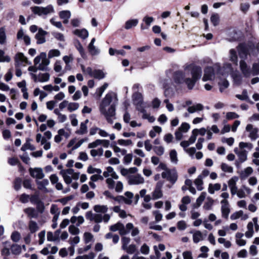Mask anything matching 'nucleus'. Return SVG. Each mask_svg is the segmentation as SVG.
Wrapping results in <instances>:
<instances>
[{
    "label": "nucleus",
    "mask_w": 259,
    "mask_h": 259,
    "mask_svg": "<svg viewBox=\"0 0 259 259\" xmlns=\"http://www.w3.org/2000/svg\"><path fill=\"white\" fill-rule=\"evenodd\" d=\"M184 70L174 73V80L177 84L185 83L189 90H192L201 77L202 69L194 64H187L184 66Z\"/></svg>",
    "instance_id": "obj_1"
},
{
    "label": "nucleus",
    "mask_w": 259,
    "mask_h": 259,
    "mask_svg": "<svg viewBox=\"0 0 259 259\" xmlns=\"http://www.w3.org/2000/svg\"><path fill=\"white\" fill-rule=\"evenodd\" d=\"M118 99L116 93L109 92L103 99L99 110L109 123H112L115 119L116 107L118 104Z\"/></svg>",
    "instance_id": "obj_2"
},
{
    "label": "nucleus",
    "mask_w": 259,
    "mask_h": 259,
    "mask_svg": "<svg viewBox=\"0 0 259 259\" xmlns=\"http://www.w3.org/2000/svg\"><path fill=\"white\" fill-rule=\"evenodd\" d=\"M93 208L96 213H94L92 211L86 212L85 216L87 220L95 223H100L102 221L107 223L109 222L110 215L106 213L108 210L107 205L97 204L95 205Z\"/></svg>",
    "instance_id": "obj_3"
},
{
    "label": "nucleus",
    "mask_w": 259,
    "mask_h": 259,
    "mask_svg": "<svg viewBox=\"0 0 259 259\" xmlns=\"http://www.w3.org/2000/svg\"><path fill=\"white\" fill-rule=\"evenodd\" d=\"M245 148L248 150H251L252 148L251 144L242 142L239 143L238 148L234 149V152L238 157V160L235 162V164L237 167L239 166L240 163L244 162L247 159L248 151Z\"/></svg>",
    "instance_id": "obj_4"
},
{
    "label": "nucleus",
    "mask_w": 259,
    "mask_h": 259,
    "mask_svg": "<svg viewBox=\"0 0 259 259\" xmlns=\"http://www.w3.org/2000/svg\"><path fill=\"white\" fill-rule=\"evenodd\" d=\"M222 76L224 78L227 77L229 74L231 75L233 79L234 83L238 85L242 82V76L237 71H234L232 65L230 63H226L224 66L220 70Z\"/></svg>",
    "instance_id": "obj_5"
},
{
    "label": "nucleus",
    "mask_w": 259,
    "mask_h": 259,
    "mask_svg": "<svg viewBox=\"0 0 259 259\" xmlns=\"http://www.w3.org/2000/svg\"><path fill=\"white\" fill-rule=\"evenodd\" d=\"M49 59V58H47L46 53L41 52L34 58V64L35 66L38 65L39 70L47 71L48 70V66L50 63Z\"/></svg>",
    "instance_id": "obj_6"
},
{
    "label": "nucleus",
    "mask_w": 259,
    "mask_h": 259,
    "mask_svg": "<svg viewBox=\"0 0 259 259\" xmlns=\"http://www.w3.org/2000/svg\"><path fill=\"white\" fill-rule=\"evenodd\" d=\"M32 12L39 16L54 13L55 11L52 5H49L46 7L34 6L31 8Z\"/></svg>",
    "instance_id": "obj_7"
},
{
    "label": "nucleus",
    "mask_w": 259,
    "mask_h": 259,
    "mask_svg": "<svg viewBox=\"0 0 259 259\" xmlns=\"http://www.w3.org/2000/svg\"><path fill=\"white\" fill-rule=\"evenodd\" d=\"M106 182L109 189H114L117 193H120L122 191L123 185L121 181L115 182L112 178H108L106 179Z\"/></svg>",
    "instance_id": "obj_8"
},
{
    "label": "nucleus",
    "mask_w": 259,
    "mask_h": 259,
    "mask_svg": "<svg viewBox=\"0 0 259 259\" xmlns=\"http://www.w3.org/2000/svg\"><path fill=\"white\" fill-rule=\"evenodd\" d=\"M214 69L219 70V74H221L220 70L222 68H220L219 66H215L214 68L211 67H207L204 70V75L202 78L203 81H206L208 80H211L214 77Z\"/></svg>",
    "instance_id": "obj_9"
},
{
    "label": "nucleus",
    "mask_w": 259,
    "mask_h": 259,
    "mask_svg": "<svg viewBox=\"0 0 259 259\" xmlns=\"http://www.w3.org/2000/svg\"><path fill=\"white\" fill-rule=\"evenodd\" d=\"M190 128V125L187 122H183L178 129L175 132V135L177 140L180 141L182 139L183 134H185Z\"/></svg>",
    "instance_id": "obj_10"
},
{
    "label": "nucleus",
    "mask_w": 259,
    "mask_h": 259,
    "mask_svg": "<svg viewBox=\"0 0 259 259\" xmlns=\"http://www.w3.org/2000/svg\"><path fill=\"white\" fill-rule=\"evenodd\" d=\"M161 177L162 178L166 179L172 184L175 183L178 179L177 172L175 169H168L162 172Z\"/></svg>",
    "instance_id": "obj_11"
},
{
    "label": "nucleus",
    "mask_w": 259,
    "mask_h": 259,
    "mask_svg": "<svg viewBox=\"0 0 259 259\" xmlns=\"http://www.w3.org/2000/svg\"><path fill=\"white\" fill-rule=\"evenodd\" d=\"M15 62L16 67L25 66L27 64H30V63H28L27 58L22 53H18L16 54Z\"/></svg>",
    "instance_id": "obj_12"
},
{
    "label": "nucleus",
    "mask_w": 259,
    "mask_h": 259,
    "mask_svg": "<svg viewBox=\"0 0 259 259\" xmlns=\"http://www.w3.org/2000/svg\"><path fill=\"white\" fill-rule=\"evenodd\" d=\"M145 182L144 178L140 174L130 175L128 177V183L130 185H139Z\"/></svg>",
    "instance_id": "obj_13"
},
{
    "label": "nucleus",
    "mask_w": 259,
    "mask_h": 259,
    "mask_svg": "<svg viewBox=\"0 0 259 259\" xmlns=\"http://www.w3.org/2000/svg\"><path fill=\"white\" fill-rule=\"evenodd\" d=\"M31 75L34 82H47L50 78L49 73H40L38 75L31 73Z\"/></svg>",
    "instance_id": "obj_14"
},
{
    "label": "nucleus",
    "mask_w": 259,
    "mask_h": 259,
    "mask_svg": "<svg viewBox=\"0 0 259 259\" xmlns=\"http://www.w3.org/2000/svg\"><path fill=\"white\" fill-rule=\"evenodd\" d=\"M240 69L245 77H249L252 75V71L244 60H241L239 63Z\"/></svg>",
    "instance_id": "obj_15"
},
{
    "label": "nucleus",
    "mask_w": 259,
    "mask_h": 259,
    "mask_svg": "<svg viewBox=\"0 0 259 259\" xmlns=\"http://www.w3.org/2000/svg\"><path fill=\"white\" fill-rule=\"evenodd\" d=\"M163 183L160 181L157 183L155 189L152 193V198L153 200L158 199L161 198L162 196V192L161 188L162 187Z\"/></svg>",
    "instance_id": "obj_16"
},
{
    "label": "nucleus",
    "mask_w": 259,
    "mask_h": 259,
    "mask_svg": "<svg viewBox=\"0 0 259 259\" xmlns=\"http://www.w3.org/2000/svg\"><path fill=\"white\" fill-rule=\"evenodd\" d=\"M29 171L30 176L36 179H42L45 177V175L41 168H30Z\"/></svg>",
    "instance_id": "obj_17"
},
{
    "label": "nucleus",
    "mask_w": 259,
    "mask_h": 259,
    "mask_svg": "<svg viewBox=\"0 0 259 259\" xmlns=\"http://www.w3.org/2000/svg\"><path fill=\"white\" fill-rule=\"evenodd\" d=\"M221 204L222 217L227 219L230 212L229 202L227 200L223 199L221 201Z\"/></svg>",
    "instance_id": "obj_18"
},
{
    "label": "nucleus",
    "mask_w": 259,
    "mask_h": 259,
    "mask_svg": "<svg viewBox=\"0 0 259 259\" xmlns=\"http://www.w3.org/2000/svg\"><path fill=\"white\" fill-rule=\"evenodd\" d=\"M237 49L239 56L242 59L241 60L245 61L248 55V51L246 45L241 44L238 46Z\"/></svg>",
    "instance_id": "obj_19"
},
{
    "label": "nucleus",
    "mask_w": 259,
    "mask_h": 259,
    "mask_svg": "<svg viewBox=\"0 0 259 259\" xmlns=\"http://www.w3.org/2000/svg\"><path fill=\"white\" fill-rule=\"evenodd\" d=\"M60 173L63 177L64 182L67 184H70L71 183V175L72 174V169L69 168L66 170H62Z\"/></svg>",
    "instance_id": "obj_20"
},
{
    "label": "nucleus",
    "mask_w": 259,
    "mask_h": 259,
    "mask_svg": "<svg viewBox=\"0 0 259 259\" xmlns=\"http://www.w3.org/2000/svg\"><path fill=\"white\" fill-rule=\"evenodd\" d=\"M246 131L249 133V137L252 140H255L258 138L257 133L258 130L256 127H254L252 124H247L246 127Z\"/></svg>",
    "instance_id": "obj_21"
},
{
    "label": "nucleus",
    "mask_w": 259,
    "mask_h": 259,
    "mask_svg": "<svg viewBox=\"0 0 259 259\" xmlns=\"http://www.w3.org/2000/svg\"><path fill=\"white\" fill-rule=\"evenodd\" d=\"M103 176L107 179L112 178L113 180H117L119 178L114 169L111 166L107 167L106 170L103 172Z\"/></svg>",
    "instance_id": "obj_22"
},
{
    "label": "nucleus",
    "mask_w": 259,
    "mask_h": 259,
    "mask_svg": "<svg viewBox=\"0 0 259 259\" xmlns=\"http://www.w3.org/2000/svg\"><path fill=\"white\" fill-rule=\"evenodd\" d=\"M47 33L48 32L44 30L42 28L38 29V32L35 35L37 44H42L46 42L45 36Z\"/></svg>",
    "instance_id": "obj_23"
},
{
    "label": "nucleus",
    "mask_w": 259,
    "mask_h": 259,
    "mask_svg": "<svg viewBox=\"0 0 259 259\" xmlns=\"http://www.w3.org/2000/svg\"><path fill=\"white\" fill-rule=\"evenodd\" d=\"M60 18L63 20V22L64 24L68 23L69 19L71 17V12L69 10H64L60 11L59 13Z\"/></svg>",
    "instance_id": "obj_24"
},
{
    "label": "nucleus",
    "mask_w": 259,
    "mask_h": 259,
    "mask_svg": "<svg viewBox=\"0 0 259 259\" xmlns=\"http://www.w3.org/2000/svg\"><path fill=\"white\" fill-rule=\"evenodd\" d=\"M73 33L83 39H85L89 36V32L85 28H82L81 29H75L73 31Z\"/></svg>",
    "instance_id": "obj_25"
},
{
    "label": "nucleus",
    "mask_w": 259,
    "mask_h": 259,
    "mask_svg": "<svg viewBox=\"0 0 259 259\" xmlns=\"http://www.w3.org/2000/svg\"><path fill=\"white\" fill-rule=\"evenodd\" d=\"M89 122V120L86 119L84 122H81L80 128L78 130L76 131V133L78 135H84L87 133V123Z\"/></svg>",
    "instance_id": "obj_26"
},
{
    "label": "nucleus",
    "mask_w": 259,
    "mask_h": 259,
    "mask_svg": "<svg viewBox=\"0 0 259 259\" xmlns=\"http://www.w3.org/2000/svg\"><path fill=\"white\" fill-rule=\"evenodd\" d=\"M36 183L39 190L47 191L46 186L49 184V182L48 179H44L40 181L37 180Z\"/></svg>",
    "instance_id": "obj_27"
},
{
    "label": "nucleus",
    "mask_w": 259,
    "mask_h": 259,
    "mask_svg": "<svg viewBox=\"0 0 259 259\" xmlns=\"http://www.w3.org/2000/svg\"><path fill=\"white\" fill-rule=\"evenodd\" d=\"M24 211L30 218H36L38 216L36 211L33 208L28 207L25 208Z\"/></svg>",
    "instance_id": "obj_28"
},
{
    "label": "nucleus",
    "mask_w": 259,
    "mask_h": 259,
    "mask_svg": "<svg viewBox=\"0 0 259 259\" xmlns=\"http://www.w3.org/2000/svg\"><path fill=\"white\" fill-rule=\"evenodd\" d=\"M139 23V20L137 19H130L126 21L125 23V29H130L133 27H135Z\"/></svg>",
    "instance_id": "obj_29"
},
{
    "label": "nucleus",
    "mask_w": 259,
    "mask_h": 259,
    "mask_svg": "<svg viewBox=\"0 0 259 259\" xmlns=\"http://www.w3.org/2000/svg\"><path fill=\"white\" fill-rule=\"evenodd\" d=\"M221 188V185L219 183L210 184L208 186V191L210 194H213L215 191L220 190Z\"/></svg>",
    "instance_id": "obj_30"
},
{
    "label": "nucleus",
    "mask_w": 259,
    "mask_h": 259,
    "mask_svg": "<svg viewBox=\"0 0 259 259\" xmlns=\"http://www.w3.org/2000/svg\"><path fill=\"white\" fill-rule=\"evenodd\" d=\"M31 140L27 139L26 143L22 146L21 150L23 151H25L28 149L33 151L35 149V147L30 143Z\"/></svg>",
    "instance_id": "obj_31"
},
{
    "label": "nucleus",
    "mask_w": 259,
    "mask_h": 259,
    "mask_svg": "<svg viewBox=\"0 0 259 259\" xmlns=\"http://www.w3.org/2000/svg\"><path fill=\"white\" fill-rule=\"evenodd\" d=\"M203 106L201 104H197L195 105H193L190 107H189L187 110L190 113H193L197 111H201L203 109Z\"/></svg>",
    "instance_id": "obj_32"
},
{
    "label": "nucleus",
    "mask_w": 259,
    "mask_h": 259,
    "mask_svg": "<svg viewBox=\"0 0 259 259\" xmlns=\"http://www.w3.org/2000/svg\"><path fill=\"white\" fill-rule=\"evenodd\" d=\"M193 240L194 243H197L199 241L203 240V237L202 233L200 231H196L193 235Z\"/></svg>",
    "instance_id": "obj_33"
},
{
    "label": "nucleus",
    "mask_w": 259,
    "mask_h": 259,
    "mask_svg": "<svg viewBox=\"0 0 259 259\" xmlns=\"http://www.w3.org/2000/svg\"><path fill=\"white\" fill-rule=\"evenodd\" d=\"M247 231L245 235L247 238H250L252 237L253 234V224L252 222H249L247 226Z\"/></svg>",
    "instance_id": "obj_34"
},
{
    "label": "nucleus",
    "mask_w": 259,
    "mask_h": 259,
    "mask_svg": "<svg viewBox=\"0 0 259 259\" xmlns=\"http://www.w3.org/2000/svg\"><path fill=\"white\" fill-rule=\"evenodd\" d=\"M29 230L31 233H34L38 230L37 224L34 221H30L28 224Z\"/></svg>",
    "instance_id": "obj_35"
},
{
    "label": "nucleus",
    "mask_w": 259,
    "mask_h": 259,
    "mask_svg": "<svg viewBox=\"0 0 259 259\" xmlns=\"http://www.w3.org/2000/svg\"><path fill=\"white\" fill-rule=\"evenodd\" d=\"M230 60L236 65H237L238 63V57L237 52L235 49H231L230 50Z\"/></svg>",
    "instance_id": "obj_36"
},
{
    "label": "nucleus",
    "mask_w": 259,
    "mask_h": 259,
    "mask_svg": "<svg viewBox=\"0 0 259 259\" xmlns=\"http://www.w3.org/2000/svg\"><path fill=\"white\" fill-rule=\"evenodd\" d=\"M61 55L60 51L58 49H52L50 50L48 52V58L51 59L54 57H59Z\"/></svg>",
    "instance_id": "obj_37"
},
{
    "label": "nucleus",
    "mask_w": 259,
    "mask_h": 259,
    "mask_svg": "<svg viewBox=\"0 0 259 259\" xmlns=\"http://www.w3.org/2000/svg\"><path fill=\"white\" fill-rule=\"evenodd\" d=\"M134 104L139 103L143 101L142 95L141 93L136 92L133 95Z\"/></svg>",
    "instance_id": "obj_38"
},
{
    "label": "nucleus",
    "mask_w": 259,
    "mask_h": 259,
    "mask_svg": "<svg viewBox=\"0 0 259 259\" xmlns=\"http://www.w3.org/2000/svg\"><path fill=\"white\" fill-rule=\"evenodd\" d=\"M202 178H201V176H198L197 179H195L194 181V184L197 187V189L198 191H201L203 188V181Z\"/></svg>",
    "instance_id": "obj_39"
},
{
    "label": "nucleus",
    "mask_w": 259,
    "mask_h": 259,
    "mask_svg": "<svg viewBox=\"0 0 259 259\" xmlns=\"http://www.w3.org/2000/svg\"><path fill=\"white\" fill-rule=\"evenodd\" d=\"M221 168L222 171L225 172L232 173L233 172V168L226 163H221Z\"/></svg>",
    "instance_id": "obj_40"
},
{
    "label": "nucleus",
    "mask_w": 259,
    "mask_h": 259,
    "mask_svg": "<svg viewBox=\"0 0 259 259\" xmlns=\"http://www.w3.org/2000/svg\"><path fill=\"white\" fill-rule=\"evenodd\" d=\"M11 250L13 254L18 255L21 252L22 248L20 245L18 244H13L11 246Z\"/></svg>",
    "instance_id": "obj_41"
},
{
    "label": "nucleus",
    "mask_w": 259,
    "mask_h": 259,
    "mask_svg": "<svg viewBox=\"0 0 259 259\" xmlns=\"http://www.w3.org/2000/svg\"><path fill=\"white\" fill-rule=\"evenodd\" d=\"M253 172V169L251 167H247L244 169L241 173V177L242 178H246L251 175Z\"/></svg>",
    "instance_id": "obj_42"
},
{
    "label": "nucleus",
    "mask_w": 259,
    "mask_h": 259,
    "mask_svg": "<svg viewBox=\"0 0 259 259\" xmlns=\"http://www.w3.org/2000/svg\"><path fill=\"white\" fill-rule=\"evenodd\" d=\"M169 156L171 162L174 164H177L178 161L177 157V153L175 150H172L169 153Z\"/></svg>",
    "instance_id": "obj_43"
},
{
    "label": "nucleus",
    "mask_w": 259,
    "mask_h": 259,
    "mask_svg": "<svg viewBox=\"0 0 259 259\" xmlns=\"http://www.w3.org/2000/svg\"><path fill=\"white\" fill-rule=\"evenodd\" d=\"M236 97L242 101L245 100L250 102L248 96L247 95V92L246 90H244L243 91L241 95H236Z\"/></svg>",
    "instance_id": "obj_44"
},
{
    "label": "nucleus",
    "mask_w": 259,
    "mask_h": 259,
    "mask_svg": "<svg viewBox=\"0 0 259 259\" xmlns=\"http://www.w3.org/2000/svg\"><path fill=\"white\" fill-rule=\"evenodd\" d=\"M92 77L101 79L105 77L104 73L101 70H94Z\"/></svg>",
    "instance_id": "obj_45"
},
{
    "label": "nucleus",
    "mask_w": 259,
    "mask_h": 259,
    "mask_svg": "<svg viewBox=\"0 0 259 259\" xmlns=\"http://www.w3.org/2000/svg\"><path fill=\"white\" fill-rule=\"evenodd\" d=\"M6 35L4 27L0 28V44L3 45L6 42Z\"/></svg>",
    "instance_id": "obj_46"
},
{
    "label": "nucleus",
    "mask_w": 259,
    "mask_h": 259,
    "mask_svg": "<svg viewBox=\"0 0 259 259\" xmlns=\"http://www.w3.org/2000/svg\"><path fill=\"white\" fill-rule=\"evenodd\" d=\"M103 149L102 148H100L98 149H92L91 150L90 153L93 157H96L97 156H102L103 154Z\"/></svg>",
    "instance_id": "obj_47"
},
{
    "label": "nucleus",
    "mask_w": 259,
    "mask_h": 259,
    "mask_svg": "<svg viewBox=\"0 0 259 259\" xmlns=\"http://www.w3.org/2000/svg\"><path fill=\"white\" fill-rule=\"evenodd\" d=\"M79 104L76 102H68V110L71 112L75 110H76L79 108Z\"/></svg>",
    "instance_id": "obj_48"
},
{
    "label": "nucleus",
    "mask_w": 259,
    "mask_h": 259,
    "mask_svg": "<svg viewBox=\"0 0 259 259\" xmlns=\"http://www.w3.org/2000/svg\"><path fill=\"white\" fill-rule=\"evenodd\" d=\"M210 21L214 26H217L219 24L220 21V17L218 14H213L210 17Z\"/></svg>",
    "instance_id": "obj_49"
},
{
    "label": "nucleus",
    "mask_w": 259,
    "mask_h": 259,
    "mask_svg": "<svg viewBox=\"0 0 259 259\" xmlns=\"http://www.w3.org/2000/svg\"><path fill=\"white\" fill-rule=\"evenodd\" d=\"M229 82L226 79H224L222 81L219 82L220 86V91L221 92H223L225 89L227 88L229 86Z\"/></svg>",
    "instance_id": "obj_50"
},
{
    "label": "nucleus",
    "mask_w": 259,
    "mask_h": 259,
    "mask_svg": "<svg viewBox=\"0 0 259 259\" xmlns=\"http://www.w3.org/2000/svg\"><path fill=\"white\" fill-rule=\"evenodd\" d=\"M122 249L125 250L128 254H133L136 251V246L134 244H131L129 246H126L125 248Z\"/></svg>",
    "instance_id": "obj_51"
},
{
    "label": "nucleus",
    "mask_w": 259,
    "mask_h": 259,
    "mask_svg": "<svg viewBox=\"0 0 259 259\" xmlns=\"http://www.w3.org/2000/svg\"><path fill=\"white\" fill-rule=\"evenodd\" d=\"M75 47H76V49L78 51V52H79L81 57H84V56H85L84 51V49H83L81 44H80V42L79 41H77L76 42Z\"/></svg>",
    "instance_id": "obj_52"
},
{
    "label": "nucleus",
    "mask_w": 259,
    "mask_h": 259,
    "mask_svg": "<svg viewBox=\"0 0 259 259\" xmlns=\"http://www.w3.org/2000/svg\"><path fill=\"white\" fill-rule=\"evenodd\" d=\"M125 200H127L129 201V203H126V204L130 205L132 204L133 201L132 199L134 197V194L133 193L127 191L124 193Z\"/></svg>",
    "instance_id": "obj_53"
},
{
    "label": "nucleus",
    "mask_w": 259,
    "mask_h": 259,
    "mask_svg": "<svg viewBox=\"0 0 259 259\" xmlns=\"http://www.w3.org/2000/svg\"><path fill=\"white\" fill-rule=\"evenodd\" d=\"M80 241V238L79 236H75L74 237H70L68 240V243L72 246H75V245L78 244Z\"/></svg>",
    "instance_id": "obj_54"
},
{
    "label": "nucleus",
    "mask_w": 259,
    "mask_h": 259,
    "mask_svg": "<svg viewBox=\"0 0 259 259\" xmlns=\"http://www.w3.org/2000/svg\"><path fill=\"white\" fill-rule=\"evenodd\" d=\"M88 49L90 53L93 56L97 55L99 54L100 52V50L97 48L95 46L88 47Z\"/></svg>",
    "instance_id": "obj_55"
},
{
    "label": "nucleus",
    "mask_w": 259,
    "mask_h": 259,
    "mask_svg": "<svg viewBox=\"0 0 259 259\" xmlns=\"http://www.w3.org/2000/svg\"><path fill=\"white\" fill-rule=\"evenodd\" d=\"M238 178L236 176L233 177L228 181V186L230 188L236 186V183L238 181Z\"/></svg>",
    "instance_id": "obj_56"
},
{
    "label": "nucleus",
    "mask_w": 259,
    "mask_h": 259,
    "mask_svg": "<svg viewBox=\"0 0 259 259\" xmlns=\"http://www.w3.org/2000/svg\"><path fill=\"white\" fill-rule=\"evenodd\" d=\"M152 213L155 217V220L156 223H158L162 220L163 215L160 212L159 210L153 211Z\"/></svg>",
    "instance_id": "obj_57"
},
{
    "label": "nucleus",
    "mask_w": 259,
    "mask_h": 259,
    "mask_svg": "<svg viewBox=\"0 0 259 259\" xmlns=\"http://www.w3.org/2000/svg\"><path fill=\"white\" fill-rule=\"evenodd\" d=\"M68 230H69V232L71 234L74 235H77L79 233V229L77 227H76L74 225H70L69 227Z\"/></svg>",
    "instance_id": "obj_58"
},
{
    "label": "nucleus",
    "mask_w": 259,
    "mask_h": 259,
    "mask_svg": "<svg viewBox=\"0 0 259 259\" xmlns=\"http://www.w3.org/2000/svg\"><path fill=\"white\" fill-rule=\"evenodd\" d=\"M213 203V200L210 198H207L206 202H205L203 207L206 210L210 209Z\"/></svg>",
    "instance_id": "obj_59"
},
{
    "label": "nucleus",
    "mask_w": 259,
    "mask_h": 259,
    "mask_svg": "<svg viewBox=\"0 0 259 259\" xmlns=\"http://www.w3.org/2000/svg\"><path fill=\"white\" fill-rule=\"evenodd\" d=\"M239 115L235 112H229L226 114V118L228 120H231L235 118H239Z\"/></svg>",
    "instance_id": "obj_60"
},
{
    "label": "nucleus",
    "mask_w": 259,
    "mask_h": 259,
    "mask_svg": "<svg viewBox=\"0 0 259 259\" xmlns=\"http://www.w3.org/2000/svg\"><path fill=\"white\" fill-rule=\"evenodd\" d=\"M252 75L254 76L259 74V63H255L252 65Z\"/></svg>",
    "instance_id": "obj_61"
},
{
    "label": "nucleus",
    "mask_w": 259,
    "mask_h": 259,
    "mask_svg": "<svg viewBox=\"0 0 259 259\" xmlns=\"http://www.w3.org/2000/svg\"><path fill=\"white\" fill-rule=\"evenodd\" d=\"M242 215H243V211L239 210L232 214L230 219L232 220H235L240 218Z\"/></svg>",
    "instance_id": "obj_62"
},
{
    "label": "nucleus",
    "mask_w": 259,
    "mask_h": 259,
    "mask_svg": "<svg viewBox=\"0 0 259 259\" xmlns=\"http://www.w3.org/2000/svg\"><path fill=\"white\" fill-rule=\"evenodd\" d=\"M153 149L155 153L159 156H161L164 153V149L162 146H155Z\"/></svg>",
    "instance_id": "obj_63"
},
{
    "label": "nucleus",
    "mask_w": 259,
    "mask_h": 259,
    "mask_svg": "<svg viewBox=\"0 0 259 259\" xmlns=\"http://www.w3.org/2000/svg\"><path fill=\"white\" fill-rule=\"evenodd\" d=\"M184 259H193L192 252L191 251L187 250L182 253Z\"/></svg>",
    "instance_id": "obj_64"
}]
</instances>
